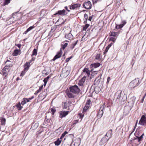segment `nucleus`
I'll list each match as a JSON object with an SVG mask.
<instances>
[{
  "label": "nucleus",
  "mask_w": 146,
  "mask_h": 146,
  "mask_svg": "<svg viewBox=\"0 0 146 146\" xmlns=\"http://www.w3.org/2000/svg\"><path fill=\"white\" fill-rule=\"evenodd\" d=\"M91 102V101L90 100H88L86 102V105L90 107V104Z\"/></svg>",
  "instance_id": "40"
},
{
  "label": "nucleus",
  "mask_w": 146,
  "mask_h": 146,
  "mask_svg": "<svg viewBox=\"0 0 146 146\" xmlns=\"http://www.w3.org/2000/svg\"><path fill=\"white\" fill-rule=\"evenodd\" d=\"M83 115H81V117H83Z\"/></svg>",
  "instance_id": "61"
},
{
  "label": "nucleus",
  "mask_w": 146,
  "mask_h": 146,
  "mask_svg": "<svg viewBox=\"0 0 146 146\" xmlns=\"http://www.w3.org/2000/svg\"><path fill=\"white\" fill-rule=\"evenodd\" d=\"M6 65L5 67H7V68H10L13 66V62L9 60H7L5 62Z\"/></svg>",
  "instance_id": "14"
},
{
  "label": "nucleus",
  "mask_w": 146,
  "mask_h": 146,
  "mask_svg": "<svg viewBox=\"0 0 146 146\" xmlns=\"http://www.w3.org/2000/svg\"><path fill=\"white\" fill-rule=\"evenodd\" d=\"M78 145H79L78 144H77V143H74L72 145H74V146H76Z\"/></svg>",
  "instance_id": "54"
},
{
  "label": "nucleus",
  "mask_w": 146,
  "mask_h": 146,
  "mask_svg": "<svg viewBox=\"0 0 146 146\" xmlns=\"http://www.w3.org/2000/svg\"><path fill=\"white\" fill-rule=\"evenodd\" d=\"M48 119L45 118L44 120L45 122H48Z\"/></svg>",
  "instance_id": "56"
},
{
  "label": "nucleus",
  "mask_w": 146,
  "mask_h": 146,
  "mask_svg": "<svg viewBox=\"0 0 146 146\" xmlns=\"http://www.w3.org/2000/svg\"><path fill=\"white\" fill-rule=\"evenodd\" d=\"M88 18V15L87 14H86V13H85L84 14V20H87V19Z\"/></svg>",
  "instance_id": "41"
},
{
  "label": "nucleus",
  "mask_w": 146,
  "mask_h": 146,
  "mask_svg": "<svg viewBox=\"0 0 146 146\" xmlns=\"http://www.w3.org/2000/svg\"><path fill=\"white\" fill-rule=\"evenodd\" d=\"M105 105L104 104H103L100 108L98 114V116L99 117H101L103 115L104 113L103 110L105 109Z\"/></svg>",
  "instance_id": "6"
},
{
  "label": "nucleus",
  "mask_w": 146,
  "mask_h": 146,
  "mask_svg": "<svg viewBox=\"0 0 146 146\" xmlns=\"http://www.w3.org/2000/svg\"><path fill=\"white\" fill-rule=\"evenodd\" d=\"M68 111H61L60 112L59 117L60 118H62L63 117L66 116L68 113Z\"/></svg>",
  "instance_id": "10"
},
{
  "label": "nucleus",
  "mask_w": 146,
  "mask_h": 146,
  "mask_svg": "<svg viewBox=\"0 0 146 146\" xmlns=\"http://www.w3.org/2000/svg\"><path fill=\"white\" fill-rule=\"evenodd\" d=\"M17 46L19 48H20L21 46V44H18L17 45Z\"/></svg>",
  "instance_id": "55"
},
{
  "label": "nucleus",
  "mask_w": 146,
  "mask_h": 146,
  "mask_svg": "<svg viewBox=\"0 0 146 146\" xmlns=\"http://www.w3.org/2000/svg\"><path fill=\"white\" fill-rule=\"evenodd\" d=\"M80 92V89L75 85L70 86L69 89H67L65 92L69 98H72L74 97V94L78 93Z\"/></svg>",
  "instance_id": "1"
},
{
  "label": "nucleus",
  "mask_w": 146,
  "mask_h": 146,
  "mask_svg": "<svg viewBox=\"0 0 146 146\" xmlns=\"http://www.w3.org/2000/svg\"><path fill=\"white\" fill-rule=\"evenodd\" d=\"M109 140L106 137H104L101 139L100 142V144L101 145H103L104 144L106 143Z\"/></svg>",
  "instance_id": "12"
},
{
  "label": "nucleus",
  "mask_w": 146,
  "mask_h": 146,
  "mask_svg": "<svg viewBox=\"0 0 146 146\" xmlns=\"http://www.w3.org/2000/svg\"><path fill=\"white\" fill-rule=\"evenodd\" d=\"M20 79L19 78V77H17L16 79V80L18 81Z\"/></svg>",
  "instance_id": "59"
},
{
  "label": "nucleus",
  "mask_w": 146,
  "mask_h": 146,
  "mask_svg": "<svg viewBox=\"0 0 146 146\" xmlns=\"http://www.w3.org/2000/svg\"><path fill=\"white\" fill-rule=\"evenodd\" d=\"M10 2V0H5L3 5H5L8 4Z\"/></svg>",
  "instance_id": "38"
},
{
  "label": "nucleus",
  "mask_w": 146,
  "mask_h": 146,
  "mask_svg": "<svg viewBox=\"0 0 146 146\" xmlns=\"http://www.w3.org/2000/svg\"><path fill=\"white\" fill-rule=\"evenodd\" d=\"M43 86V84L41 86H40L39 87V89L38 90H37V91H36V92H35V94H37L38 93H39V92H40L42 90V89Z\"/></svg>",
  "instance_id": "30"
},
{
  "label": "nucleus",
  "mask_w": 146,
  "mask_h": 146,
  "mask_svg": "<svg viewBox=\"0 0 146 146\" xmlns=\"http://www.w3.org/2000/svg\"><path fill=\"white\" fill-rule=\"evenodd\" d=\"M83 72L86 73L87 75L88 76H89L90 75V71L87 68H85L83 70Z\"/></svg>",
  "instance_id": "24"
},
{
  "label": "nucleus",
  "mask_w": 146,
  "mask_h": 146,
  "mask_svg": "<svg viewBox=\"0 0 146 146\" xmlns=\"http://www.w3.org/2000/svg\"><path fill=\"white\" fill-rule=\"evenodd\" d=\"M90 25L89 24H86L85 26L83 28V30L86 31L87 28Z\"/></svg>",
  "instance_id": "35"
},
{
  "label": "nucleus",
  "mask_w": 146,
  "mask_h": 146,
  "mask_svg": "<svg viewBox=\"0 0 146 146\" xmlns=\"http://www.w3.org/2000/svg\"><path fill=\"white\" fill-rule=\"evenodd\" d=\"M140 84L139 79L138 78L135 79L130 82L129 86V87L132 88L138 86Z\"/></svg>",
  "instance_id": "2"
},
{
  "label": "nucleus",
  "mask_w": 146,
  "mask_h": 146,
  "mask_svg": "<svg viewBox=\"0 0 146 146\" xmlns=\"http://www.w3.org/2000/svg\"><path fill=\"white\" fill-rule=\"evenodd\" d=\"M108 49H109V48H108V47H107L106 48L105 51H104V52H103L104 54H105L108 51Z\"/></svg>",
  "instance_id": "44"
},
{
  "label": "nucleus",
  "mask_w": 146,
  "mask_h": 146,
  "mask_svg": "<svg viewBox=\"0 0 146 146\" xmlns=\"http://www.w3.org/2000/svg\"><path fill=\"white\" fill-rule=\"evenodd\" d=\"M83 5V7L87 9H90L92 8L91 3L90 1L85 2Z\"/></svg>",
  "instance_id": "5"
},
{
  "label": "nucleus",
  "mask_w": 146,
  "mask_h": 146,
  "mask_svg": "<svg viewBox=\"0 0 146 146\" xmlns=\"http://www.w3.org/2000/svg\"><path fill=\"white\" fill-rule=\"evenodd\" d=\"M80 7V5L79 4H76L72 5L70 7V9H77L78 8Z\"/></svg>",
  "instance_id": "11"
},
{
  "label": "nucleus",
  "mask_w": 146,
  "mask_h": 146,
  "mask_svg": "<svg viewBox=\"0 0 146 146\" xmlns=\"http://www.w3.org/2000/svg\"><path fill=\"white\" fill-rule=\"evenodd\" d=\"M121 98V99H120V101L119 102H123V103L125 102L127 100L126 95L125 94H124L122 96Z\"/></svg>",
  "instance_id": "20"
},
{
  "label": "nucleus",
  "mask_w": 146,
  "mask_h": 146,
  "mask_svg": "<svg viewBox=\"0 0 146 146\" xmlns=\"http://www.w3.org/2000/svg\"><path fill=\"white\" fill-rule=\"evenodd\" d=\"M146 96V94H145L144 95V96H143V98L141 100V103H142L143 102L144 99L145 98Z\"/></svg>",
  "instance_id": "46"
},
{
  "label": "nucleus",
  "mask_w": 146,
  "mask_h": 146,
  "mask_svg": "<svg viewBox=\"0 0 146 146\" xmlns=\"http://www.w3.org/2000/svg\"><path fill=\"white\" fill-rule=\"evenodd\" d=\"M122 91L121 90H118L116 93L115 97L116 98V101L117 102L120 101V98L121 97Z\"/></svg>",
  "instance_id": "7"
},
{
  "label": "nucleus",
  "mask_w": 146,
  "mask_h": 146,
  "mask_svg": "<svg viewBox=\"0 0 146 146\" xmlns=\"http://www.w3.org/2000/svg\"><path fill=\"white\" fill-rule=\"evenodd\" d=\"M136 132H137V131H136ZM138 132H139V131H138Z\"/></svg>",
  "instance_id": "62"
},
{
  "label": "nucleus",
  "mask_w": 146,
  "mask_h": 146,
  "mask_svg": "<svg viewBox=\"0 0 146 146\" xmlns=\"http://www.w3.org/2000/svg\"><path fill=\"white\" fill-rule=\"evenodd\" d=\"M67 104L66 103H65L64 104V107L65 108H67Z\"/></svg>",
  "instance_id": "52"
},
{
  "label": "nucleus",
  "mask_w": 146,
  "mask_h": 146,
  "mask_svg": "<svg viewBox=\"0 0 146 146\" xmlns=\"http://www.w3.org/2000/svg\"><path fill=\"white\" fill-rule=\"evenodd\" d=\"M72 57L71 56L69 58H67L66 60V62H68V61H69L70 60V59H71L72 58Z\"/></svg>",
  "instance_id": "48"
},
{
  "label": "nucleus",
  "mask_w": 146,
  "mask_h": 146,
  "mask_svg": "<svg viewBox=\"0 0 146 146\" xmlns=\"http://www.w3.org/2000/svg\"><path fill=\"white\" fill-rule=\"evenodd\" d=\"M26 71H24V70H23L22 71V72L21 74V76H24Z\"/></svg>",
  "instance_id": "45"
},
{
  "label": "nucleus",
  "mask_w": 146,
  "mask_h": 146,
  "mask_svg": "<svg viewBox=\"0 0 146 146\" xmlns=\"http://www.w3.org/2000/svg\"><path fill=\"white\" fill-rule=\"evenodd\" d=\"M111 46V44H110L109 45H108V46L107 47H108V48H109Z\"/></svg>",
  "instance_id": "58"
},
{
  "label": "nucleus",
  "mask_w": 146,
  "mask_h": 146,
  "mask_svg": "<svg viewBox=\"0 0 146 146\" xmlns=\"http://www.w3.org/2000/svg\"><path fill=\"white\" fill-rule=\"evenodd\" d=\"M126 23V21H122V23L120 25H116L115 28L117 29L121 28Z\"/></svg>",
  "instance_id": "15"
},
{
  "label": "nucleus",
  "mask_w": 146,
  "mask_h": 146,
  "mask_svg": "<svg viewBox=\"0 0 146 146\" xmlns=\"http://www.w3.org/2000/svg\"><path fill=\"white\" fill-rule=\"evenodd\" d=\"M35 58H33L29 62H30V63L33 61L35 60Z\"/></svg>",
  "instance_id": "49"
},
{
  "label": "nucleus",
  "mask_w": 146,
  "mask_h": 146,
  "mask_svg": "<svg viewBox=\"0 0 146 146\" xmlns=\"http://www.w3.org/2000/svg\"><path fill=\"white\" fill-rule=\"evenodd\" d=\"M95 58L96 59L98 60H100L101 59V55L100 54H97Z\"/></svg>",
  "instance_id": "32"
},
{
  "label": "nucleus",
  "mask_w": 146,
  "mask_h": 146,
  "mask_svg": "<svg viewBox=\"0 0 146 146\" xmlns=\"http://www.w3.org/2000/svg\"><path fill=\"white\" fill-rule=\"evenodd\" d=\"M137 132H136V133H135V136L137 138H135V140H137L138 141V142L139 143H140V141H141L143 139V136L144 135L143 133L140 136H139L138 135H137Z\"/></svg>",
  "instance_id": "17"
},
{
  "label": "nucleus",
  "mask_w": 146,
  "mask_h": 146,
  "mask_svg": "<svg viewBox=\"0 0 146 146\" xmlns=\"http://www.w3.org/2000/svg\"><path fill=\"white\" fill-rule=\"evenodd\" d=\"M65 9H66L67 11H68V12H69L70 11L69 10H68V7H67V6H66L65 7Z\"/></svg>",
  "instance_id": "51"
},
{
  "label": "nucleus",
  "mask_w": 146,
  "mask_h": 146,
  "mask_svg": "<svg viewBox=\"0 0 146 146\" xmlns=\"http://www.w3.org/2000/svg\"><path fill=\"white\" fill-rule=\"evenodd\" d=\"M24 71H27L30 67V62H26L24 66Z\"/></svg>",
  "instance_id": "19"
},
{
  "label": "nucleus",
  "mask_w": 146,
  "mask_h": 146,
  "mask_svg": "<svg viewBox=\"0 0 146 146\" xmlns=\"http://www.w3.org/2000/svg\"><path fill=\"white\" fill-rule=\"evenodd\" d=\"M137 123L136 122V124H135V126L134 127V129H133V131L132 132H133L135 131V128H136V126H137L136 125H137Z\"/></svg>",
  "instance_id": "50"
},
{
  "label": "nucleus",
  "mask_w": 146,
  "mask_h": 146,
  "mask_svg": "<svg viewBox=\"0 0 146 146\" xmlns=\"http://www.w3.org/2000/svg\"><path fill=\"white\" fill-rule=\"evenodd\" d=\"M100 65V63H94L93 64H91L90 65V67L91 68H92L91 71H92L93 70L94 68H97L98 67H99Z\"/></svg>",
  "instance_id": "16"
},
{
  "label": "nucleus",
  "mask_w": 146,
  "mask_h": 146,
  "mask_svg": "<svg viewBox=\"0 0 146 146\" xmlns=\"http://www.w3.org/2000/svg\"><path fill=\"white\" fill-rule=\"evenodd\" d=\"M92 16H90L88 19V20L89 21H91L92 20Z\"/></svg>",
  "instance_id": "53"
},
{
  "label": "nucleus",
  "mask_w": 146,
  "mask_h": 146,
  "mask_svg": "<svg viewBox=\"0 0 146 146\" xmlns=\"http://www.w3.org/2000/svg\"><path fill=\"white\" fill-rule=\"evenodd\" d=\"M139 124L141 125H146V117L145 115L142 116Z\"/></svg>",
  "instance_id": "4"
},
{
  "label": "nucleus",
  "mask_w": 146,
  "mask_h": 146,
  "mask_svg": "<svg viewBox=\"0 0 146 146\" xmlns=\"http://www.w3.org/2000/svg\"><path fill=\"white\" fill-rule=\"evenodd\" d=\"M10 71V69L7 67H4L1 71L2 74L5 76L3 79H6V77L8 74V73Z\"/></svg>",
  "instance_id": "3"
},
{
  "label": "nucleus",
  "mask_w": 146,
  "mask_h": 146,
  "mask_svg": "<svg viewBox=\"0 0 146 146\" xmlns=\"http://www.w3.org/2000/svg\"><path fill=\"white\" fill-rule=\"evenodd\" d=\"M68 133L67 132L65 131L62 135L60 137V139H62L65 136V135Z\"/></svg>",
  "instance_id": "36"
},
{
  "label": "nucleus",
  "mask_w": 146,
  "mask_h": 146,
  "mask_svg": "<svg viewBox=\"0 0 146 146\" xmlns=\"http://www.w3.org/2000/svg\"><path fill=\"white\" fill-rule=\"evenodd\" d=\"M37 54V50L35 48L33 52V53L32 54V56L33 55H36Z\"/></svg>",
  "instance_id": "33"
},
{
  "label": "nucleus",
  "mask_w": 146,
  "mask_h": 146,
  "mask_svg": "<svg viewBox=\"0 0 146 146\" xmlns=\"http://www.w3.org/2000/svg\"><path fill=\"white\" fill-rule=\"evenodd\" d=\"M113 38H112L111 39V40H112L113 42Z\"/></svg>",
  "instance_id": "60"
},
{
  "label": "nucleus",
  "mask_w": 146,
  "mask_h": 146,
  "mask_svg": "<svg viewBox=\"0 0 146 146\" xmlns=\"http://www.w3.org/2000/svg\"><path fill=\"white\" fill-rule=\"evenodd\" d=\"M62 54V52L61 49L59 51L57 52V54L54 56L52 59V60L53 61H55L56 59L60 58Z\"/></svg>",
  "instance_id": "8"
},
{
  "label": "nucleus",
  "mask_w": 146,
  "mask_h": 146,
  "mask_svg": "<svg viewBox=\"0 0 146 146\" xmlns=\"http://www.w3.org/2000/svg\"><path fill=\"white\" fill-rule=\"evenodd\" d=\"M61 140L60 139H58L57 140L54 142V144L56 145H59L61 142Z\"/></svg>",
  "instance_id": "26"
},
{
  "label": "nucleus",
  "mask_w": 146,
  "mask_h": 146,
  "mask_svg": "<svg viewBox=\"0 0 146 146\" xmlns=\"http://www.w3.org/2000/svg\"><path fill=\"white\" fill-rule=\"evenodd\" d=\"M111 79V78L110 77H108L107 79V81L106 82L107 84H108L110 80Z\"/></svg>",
  "instance_id": "43"
},
{
  "label": "nucleus",
  "mask_w": 146,
  "mask_h": 146,
  "mask_svg": "<svg viewBox=\"0 0 146 146\" xmlns=\"http://www.w3.org/2000/svg\"><path fill=\"white\" fill-rule=\"evenodd\" d=\"M68 45V43H64V44H61V48L60 49L61 50L62 49L63 50H64L66 47Z\"/></svg>",
  "instance_id": "31"
},
{
  "label": "nucleus",
  "mask_w": 146,
  "mask_h": 146,
  "mask_svg": "<svg viewBox=\"0 0 146 146\" xmlns=\"http://www.w3.org/2000/svg\"><path fill=\"white\" fill-rule=\"evenodd\" d=\"M20 54V50L18 49H16L14 50V52L13 53V55L14 56H16Z\"/></svg>",
  "instance_id": "23"
},
{
  "label": "nucleus",
  "mask_w": 146,
  "mask_h": 146,
  "mask_svg": "<svg viewBox=\"0 0 146 146\" xmlns=\"http://www.w3.org/2000/svg\"><path fill=\"white\" fill-rule=\"evenodd\" d=\"M34 98L33 96H32L31 98H24L23 99V100L21 102V104L22 105H24L25 104H26L27 102H29L32 99H33Z\"/></svg>",
  "instance_id": "9"
},
{
  "label": "nucleus",
  "mask_w": 146,
  "mask_h": 146,
  "mask_svg": "<svg viewBox=\"0 0 146 146\" xmlns=\"http://www.w3.org/2000/svg\"><path fill=\"white\" fill-rule=\"evenodd\" d=\"M34 27L33 26H31L28 28L25 31L24 33V34H26L28 32L31 31V30L34 28Z\"/></svg>",
  "instance_id": "29"
},
{
  "label": "nucleus",
  "mask_w": 146,
  "mask_h": 146,
  "mask_svg": "<svg viewBox=\"0 0 146 146\" xmlns=\"http://www.w3.org/2000/svg\"><path fill=\"white\" fill-rule=\"evenodd\" d=\"M87 20H84V23H87Z\"/></svg>",
  "instance_id": "57"
},
{
  "label": "nucleus",
  "mask_w": 146,
  "mask_h": 146,
  "mask_svg": "<svg viewBox=\"0 0 146 146\" xmlns=\"http://www.w3.org/2000/svg\"><path fill=\"white\" fill-rule=\"evenodd\" d=\"M0 121L1 122V124L2 125H5L6 120L5 118H1L0 119Z\"/></svg>",
  "instance_id": "27"
},
{
  "label": "nucleus",
  "mask_w": 146,
  "mask_h": 146,
  "mask_svg": "<svg viewBox=\"0 0 146 146\" xmlns=\"http://www.w3.org/2000/svg\"><path fill=\"white\" fill-rule=\"evenodd\" d=\"M86 77L84 76L81 80L79 81L78 83V84L80 86H82L83 85L84 82H85L86 80Z\"/></svg>",
  "instance_id": "21"
},
{
  "label": "nucleus",
  "mask_w": 146,
  "mask_h": 146,
  "mask_svg": "<svg viewBox=\"0 0 146 146\" xmlns=\"http://www.w3.org/2000/svg\"><path fill=\"white\" fill-rule=\"evenodd\" d=\"M67 14V13L66 12L65 10L63 9L62 10H59L56 14H58L60 15H66Z\"/></svg>",
  "instance_id": "22"
},
{
  "label": "nucleus",
  "mask_w": 146,
  "mask_h": 146,
  "mask_svg": "<svg viewBox=\"0 0 146 146\" xmlns=\"http://www.w3.org/2000/svg\"><path fill=\"white\" fill-rule=\"evenodd\" d=\"M112 133V129L110 130L107 132L105 137H106L108 139H109L111 137V136Z\"/></svg>",
  "instance_id": "18"
},
{
  "label": "nucleus",
  "mask_w": 146,
  "mask_h": 146,
  "mask_svg": "<svg viewBox=\"0 0 146 146\" xmlns=\"http://www.w3.org/2000/svg\"><path fill=\"white\" fill-rule=\"evenodd\" d=\"M51 111L52 113V114L53 115L56 111V110L55 108H52L51 109Z\"/></svg>",
  "instance_id": "42"
},
{
  "label": "nucleus",
  "mask_w": 146,
  "mask_h": 146,
  "mask_svg": "<svg viewBox=\"0 0 146 146\" xmlns=\"http://www.w3.org/2000/svg\"><path fill=\"white\" fill-rule=\"evenodd\" d=\"M89 107H90L88 106L85 105L83 110V111L84 112H86V110L89 108Z\"/></svg>",
  "instance_id": "34"
},
{
  "label": "nucleus",
  "mask_w": 146,
  "mask_h": 146,
  "mask_svg": "<svg viewBox=\"0 0 146 146\" xmlns=\"http://www.w3.org/2000/svg\"><path fill=\"white\" fill-rule=\"evenodd\" d=\"M17 107L18 108L19 110H21L23 108V107L21 106V104L20 103H19L17 105Z\"/></svg>",
  "instance_id": "37"
},
{
  "label": "nucleus",
  "mask_w": 146,
  "mask_h": 146,
  "mask_svg": "<svg viewBox=\"0 0 146 146\" xmlns=\"http://www.w3.org/2000/svg\"><path fill=\"white\" fill-rule=\"evenodd\" d=\"M51 75H49L47 77H46V78H45L44 80L43 81L44 83V86H45L46 85L48 79L50 78V77H51Z\"/></svg>",
  "instance_id": "25"
},
{
  "label": "nucleus",
  "mask_w": 146,
  "mask_h": 146,
  "mask_svg": "<svg viewBox=\"0 0 146 146\" xmlns=\"http://www.w3.org/2000/svg\"><path fill=\"white\" fill-rule=\"evenodd\" d=\"M78 40L74 42L70 45V48L72 49L74 47L75 45L77 44Z\"/></svg>",
  "instance_id": "28"
},
{
  "label": "nucleus",
  "mask_w": 146,
  "mask_h": 146,
  "mask_svg": "<svg viewBox=\"0 0 146 146\" xmlns=\"http://www.w3.org/2000/svg\"><path fill=\"white\" fill-rule=\"evenodd\" d=\"M65 38L68 40H72L73 38V36L70 33L66 34L65 35Z\"/></svg>",
  "instance_id": "13"
},
{
  "label": "nucleus",
  "mask_w": 146,
  "mask_h": 146,
  "mask_svg": "<svg viewBox=\"0 0 146 146\" xmlns=\"http://www.w3.org/2000/svg\"><path fill=\"white\" fill-rule=\"evenodd\" d=\"M116 35V33L115 32H112L111 33L110 36H114Z\"/></svg>",
  "instance_id": "39"
},
{
  "label": "nucleus",
  "mask_w": 146,
  "mask_h": 146,
  "mask_svg": "<svg viewBox=\"0 0 146 146\" xmlns=\"http://www.w3.org/2000/svg\"><path fill=\"white\" fill-rule=\"evenodd\" d=\"M34 126H35V128H37L39 126V124L38 123H35L34 125Z\"/></svg>",
  "instance_id": "47"
}]
</instances>
